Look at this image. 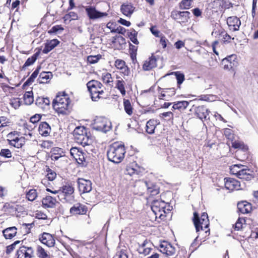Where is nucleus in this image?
<instances>
[{
	"label": "nucleus",
	"instance_id": "obj_1",
	"mask_svg": "<svg viewBox=\"0 0 258 258\" xmlns=\"http://www.w3.org/2000/svg\"><path fill=\"white\" fill-rule=\"evenodd\" d=\"M71 100L66 93H58L52 102L53 109L58 115H67L70 112Z\"/></svg>",
	"mask_w": 258,
	"mask_h": 258
},
{
	"label": "nucleus",
	"instance_id": "obj_2",
	"mask_svg": "<svg viewBox=\"0 0 258 258\" xmlns=\"http://www.w3.org/2000/svg\"><path fill=\"white\" fill-rule=\"evenodd\" d=\"M125 153L123 145L118 143L112 144L107 151V157L109 161L119 163L123 160Z\"/></svg>",
	"mask_w": 258,
	"mask_h": 258
},
{
	"label": "nucleus",
	"instance_id": "obj_3",
	"mask_svg": "<svg viewBox=\"0 0 258 258\" xmlns=\"http://www.w3.org/2000/svg\"><path fill=\"white\" fill-rule=\"evenodd\" d=\"M193 221L197 232L204 231L205 236L209 234L210 230L208 229L209 221L207 213H203L201 218H199L198 214L196 212L194 213Z\"/></svg>",
	"mask_w": 258,
	"mask_h": 258
},
{
	"label": "nucleus",
	"instance_id": "obj_4",
	"mask_svg": "<svg viewBox=\"0 0 258 258\" xmlns=\"http://www.w3.org/2000/svg\"><path fill=\"white\" fill-rule=\"evenodd\" d=\"M75 141L83 147L90 146L92 141L87 136V132L84 126H78L73 132Z\"/></svg>",
	"mask_w": 258,
	"mask_h": 258
},
{
	"label": "nucleus",
	"instance_id": "obj_5",
	"mask_svg": "<svg viewBox=\"0 0 258 258\" xmlns=\"http://www.w3.org/2000/svg\"><path fill=\"white\" fill-rule=\"evenodd\" d=\"M87 86L93 101H97L101 98V95L104 93L102 84L96 80L88 82Z\"/></svg>",
	"mask_w": 258,
	"mask_h": 258
},
{
	"label": "nucleus",
	"instance_id": "obj_6",
	"mask_svg": "<svg viewBox=\"0 0 258 258\" xmlns=\"http://www.w3.org/2000/svg\"><path fill=\"white\" fill-rule=\"evenodd\" d=\"M92 128L97 131L106 133L111 129L112 124L106 118L98 117L94 120Z\"/></svg>",
	"mask_w": 258,
	"mask_h": 258
},
{
	"label": "nucleus",
	"instance_id": "obj_7",
	"mask_svg": "<svg viewBox=\"0 0 258 258\" xmlns=\"http://www.w3.org/2000/svg\"><path fill=\"white\" fill-rule=\"evenodd\" d=\"M167 203L159 200H154L152 202L151 209L156 218L159 217V218L162 219L166 217L165 209Z\"/></svg>",
	"mask_w": 258,
	"mask_h": 258
},
{
	"label": "nucleus",
	"instance_id": "obj_8",
	"mask_svg": "<svg viewBox=\"0 0 258 258\" xmlns=\"http://www.w3.org/2000/svg\"><path fill=\"white\" fill-rule=\"evenodd\" d=\"M59 195L57 197L60 201L64 200L66 202L71 203L74 201V187L70 185H66L62 187Z\"/></svg>",
	"mask_w": 258,
	"mask_h": 258
},
{
	"label": "nucleus",
	"instance_id": "obj_9",
	"mask_svg": "<svg viewBox=\"0 0 258 258\" xmlns=\"http://www.w3.org/2000/svg\"><path fill=\"white\" fill-rule=\"evenodd\" d=\"M237 56L235 54L230 55L222 60V64L225 70H232L237 66Z\"/></svg>",
	"mask_w": 258,
	"mask_h": 258
},
{
	"label": "nucleus",
	"instance_id": "obj_10",
	"mask_svg": "<svg viewBox=\"0 0 258 258\" xmlns=\"http://www.w3.org/2000/svg\"><path fill=\"white\" fill-rule=\"evenodd\" d=\"M160 251L168 256H172L175 253V248L170 243L166 241L162 242L160 245Z\"/></svg>",
	"mask_w": 258,
	"mask_h": 258
},
{
	"label": "nucleus",
	"instance_id": "obj_11",
	"mask_svg": "<svg viewBox=\"0 0 258 258\" xmlns=\"http://www.w3.org/2000/svg\"><path fill=\"white\" fill-rule=\"evenodd\" d=\"M77 183L79 190L82 193L89 192L92 190V183L89 180L78 178Z\"/></svg>",
	"mask_w": 258,
	"mask_h": 258
},
{
	"label": "nucleus",
	"instance_id": "obj_12",
	"mask_svg": "<svg viewBox=\"0 0 258 258\" xmlns=\"http://www.w3.org/2000/svg\"><path fill=\"white\" fill-rule=\"evenodd\" d=\"M39 240L42 243L46 245L49 247H52L54 246L55 239L54 237L50 233L44 232L39 238Z\"/></svg>",
	"mask_w": 258,
	"mask_h": 258
},
{
	"label": "nucleus",
	"instance_id": "obj_13",
	"mask_svg": "<svg viewBox=\"0 0 258 258\" xmlns=\"http://www.w3.org/2000/svg\"><path fill=\"white\" fill-rule=\"evenodd\" d=\"M85 10L90 19H96L106 17L108 15L107 13H102L97 11L95 8L92 7H86Z\"/></svg>",
	"mask_w": 258,
	"mask_h": 258
},
{
	"label": "nucleus",
	"instance_id": "obj_14",
	"mask_svg": "<svg viewBox=\"0 0 258 258\" xmlns=\"http://www.w3.org/2000/svg\"><path fill=\"white\" fill-rule=\"evenodd\" d=\"M212 34L224 42H229L231 39V36L222 28L214 30Z\"/></svg>",
	"mask_w": 258,
	"mask_h": 258
},
{
	"label": "nucleus",
	"instance_id": "obj_15",
	"mask_svg": "<svg viewBox=\"0 0 258 258\" xmlns=\"http://www.w3.org/2000/svg\"><path fill=\"white\" fill-rule=\"evenodd\" d=\"M42 207L44 208H54L59 203L51 196H46L42 200Z\"/></svg>",
	"mask_w": 258,
	"mask_h": 258
},
{
	"label": "nucleus",
	"instance_id": "obj_16",
	"mask_svg": "<svg viewBox=\"0 0 258 258\" xmlns=\"http://www.w3.org/2000/svg\"><path fill=\"white\" fill-rule=\"evenodd\" d=\"M33 254L32 247L22 246L17 251V258H31Z\"/></svg>",
	"mask_w": 258,
	"mask_h": 258
},
{
	"label": "nucleus",
	"instance_id": "obj_17",
	"mask_svg": "<svg viewBox=\"0 0 258 258\" xmlns=\"http://www.w3.org/2000/svg\"><path fill=\"white\" fill-rule=\"evenodd\" d=\"M225 186L229 190H239L240 187V182L233 178H224Z\"/></svg>",
	"mask_w": 258,
	"mask_h": 258
},
{
	"label": "nucleus",
	"instance_id": "obj_18",
	"mask_svg": "<svg viewBox=\"0 0 258 258\" xmlns=\"http://www.w3.org/2000/svg\"><path fill=\"white\" fill-rule=\"evenodd\" d=\"M227 24L230 30L237 31L241 25L240 20L236 17H229L227 19Z\"/></svg>",
	"mask_w": 258,
	"mask_h": 258
},
{
	"label": "nucleus",
	"instance_id": "obj_19",
	"mask_svg": "<svg viewBox=\"0 0 258 258\" xmlns=\"http://www.w3.org/2000/svg\"><path fill=\"white\" fill-rule=\"evenodd\" d=\"M71 156L77 161L79 164L83 163L85 161L84 153L78 148L73 147L70 150Z\"/></svg>",
	"mask_w": 258,
	"mask_h": 258
},
{
	"label": "nucleus",
	"instance_id": "obj_20",
	"mask_svg": "<svg viewBox=\"0 0 258 258\" xmlns=\"http://www.w3.org/2000/svg\"><path fill=\"white\" fill-rule=\"evenodd\" d=\"M210 111L204 105L199 106L196 108L195 113L197 116L201 120L207 119Z\"/></svg>",
	"mask_w": 258,
	"mask_h": 258
},
{
	"label": "nucleus",
	"instance_id": "obj_21",
	"mask_svg": "<svg viewBox=\"0 0 258 258\" xmlns=\"http://www.w3.org/2000/svg\"><path fill=\"white\" fill-rule=\"evenodd\" d=\"M157 67V59L156 57L152 55L144 62L143 65V69L144 71H150L152 69Z\"/></svg>",
	"mask_w": 258,
	"mask_h": 258
},
{
	"label": "nucleus",
	"instance_id": "obj_22",
	"mask_svg": "<svg viewBox=\"0 0 258 258\" xmlns=\"http://www.w3.org/2000/svg\"><path fill=\"white\" fill-rule=\"evenodd\" d=\"M135 9L134 6L130 3L123 4L120 7L121 13L127 17H130L133 13Z\"/></svg>",
	"mask_w": 258,
	"mask_h": 258
},
{
	"label": "nucleus",
	"instance_id": "obj_23",
	"mask_svg": "<svg viewBox=\"0 0 258 258\" xmlns=\"http://www.w3.org/2000/svg\"><path fill=\"white\" fill-rule=\"evenodd\" d=\"M70 211L73 215H83L87 212V209L84 205L77 203L70 209Z\"/></svg>",
	"mask_w": 258,
	"mask_h": 258
},
{
	"label": "nucleus",
	"instance_id": "obj_24",
	"mask_svg": "<svg viewBox=\"0 0 258 258\" xmlns=\"http://www.w3.org/2000/svg\"><path fill=\"white\" fill-rule=\"evenodd\" d=\"M51 131L49 125L46 122H41L39 126L38 132L40 135L46 137L49 135Z\"/></svg>",
	"mask_w": 258,
	"mask_h": 258
},
{
	"label": "nucleus",
	"instance_id": "obj_25",
	"mask_svg": "<svg viewBox=\"0 0 258 258\" xmlns=\"http://www.w3.org/2000/svg\"><path fill=\"white\" fill-rule=\"evenodd\" d=\"M114 65L117 69L120 71L121 73L123 74L124 75H128V69L127 67L125 65L124 61L121 59H117L115 61Z\"/></svg>",
	"mask_w": 258,
	"mask_h": 258
},
{
	"label": "nucleus",
	"instance_id": "obj_26",
	"mask_svg": "<svg viewBox=\"0 0 258 258\" xmlns=\"http://www.w3.org/2000/svg\"><path fill=\"white\" fill-rule=\"evenodd\" d=\"M59 41L57 39H52L45 44V46L42 50L43 53L47 54L51 50H52L55 47H56Z\"/></svg>",
	"mask_w": 258,
	"mask_h": 258
},
{
	"label": "nucleus",
	"instance_id": "obj_27",
	"mask_svg": "<svg viewBox=\"0 0 258 258\" xmlns=\"http://www.w3.org/2000/svg\"><path fill=\"white\" fill-rule=\"evenodd\" d=\"M159 124L158 120L156 119H150L146 123V132L149 134L154 133L156 126Z\"/></svg>",
	"mask_w": 258,
	"mask_h": 258
},
{
	"label": "nucleus",
	"instance_id": "obj_28",
	"mask_svg": "<svg viewBox=\"0 0 258 258\" xmlns=\"http://www.w3.org/2000/svg\"><path fill=\"white\" fill-rule=\"evenodd\" d=\"M117 80L115 83V88H117L120 92L122 96L126 94V91L125 89V82L120 77H116Z\"/></svg>",
	"mask_w": 258,
	"mask_h": 258
},
{
	"label": "nucleus",
	"instance_id": "obj_29",
	"mask_svg": "<svg viewBox=\"0 0 258 258\" xmlns=\"http://www.w3.org/2000/svg\"><path fill=\"white\" fill-rule=\"evenodd\" d=\"M17 230L14 226L7 228L3 230V235L6 239H12L17 234Z\"/></svg>",
	"mask_w": 258,
	"mask_h": 258
},
{
	"label": "nucleus",
	"instance_id": "obj_30",
	"mask_svg": "<svg viewBox=\"0 0 258 258\" xmlns=\"http://www.w3.org/2000/svg\"><path fill=\"white\" fill-rule=\"evenodd\" d=\"M249 169H247L246 168H243L242 167L239 171L238 175H237V177L240 179H243L246 180H249L252 178V175L249 173L250 172Z\"/></svg>",
	"mask_w": 258,
	"mask_h": 258
},
{
	"label": "nucleus",
	"instance_id": "obj_31",
	"mask_svg": "<svg viewBox=\"0 0 258 258\" xmlns=\"http://www.w3.org/2000/svg\"><path fill=\"white\" fill-rule=\"evenodd\" d=\"M189 105V102L187 101H177L173 103L172 108L174 110H184Z\"/></svg>",
	"mask_w": 258,
	"mask_h": 258
},
{
	"label": "nucleus",
	"instance_id": "obj_32",
	"mask_svg": "<svg viewBox=\"0 0 258 258\" xmlns=\"http://www.w3.org/2000/svg\"><path fill=\"white\" fill-rule=\"evenodd\" d=\"M238 209L243 214L248 213L251 211V205L247 202H242L238 204Z\"/></svg>",
	"mask_w": 258,
	"mask_h": 258
},
{
	"label": "nucleus",
	"instance_id": "obj_33",
	"mask_svg": "<svg viewBox=\"0 0 258 258\" xmlns=\"http://www.w3.org/2000/svg\"><path fill=\"white\" fill-rule=\"evenodd\" d=\"M35 103L38 106L44 108L49 105L50 100L48 98L39 97L36 99Z\"/></svg>",
	"mask_w": 258,
	"mask_h": 258
},
{
	"label": "nucleus",
	"instance_id": "obj_34",
	"mask_svg": "<svg viewBox=\"0 0 258 258\" xmlns=\"http://www.w3.org/2000/svg\"><path fill=\"white\" fill-rule=\"evenodd\" d=\"M37 255L39 258H51L50 253L41 246L37 247Z\"/></svg>",
	"mask_w": 258,
	"mask_h": 258
},
{
	"label": "nucleus",
	"instance_id": "obj_35",
	"mask_svg": "<svg viewBox=\"0 0 258 258\" xmlns=\"http://www.w3.org/2000/svg\"><path fill=\"white\" fill-rule=\"evenodd\" d=\"M9 143L14 147L19 148L22 147L24 144V139L23 138H19L18 137L15 139L9 140Z\"/></svg>",
	"mask_w": 258,
	"mask_h": 258
},
{
	"label": "nucleus",
	"instance_id": "obj_36",
	"mask_svg": "<svg viewBox=\"0 0 258 258\" xmlns=\"http://www.w3.org/2000/svg\"><path fill=\"white\" fill-rule=\"evenodd\" d=\"M52 74L50 72H42L40 73L39 77V82L40 83H47L52 77Z\"/></svg>",
	"mask_w": 258,
	"mask_h": 258
},
{
	"label": "nucleus",
	"instance_id": "obj_37",
	"mask_svg": "<svg viewBox=\"0 0 258 258\" xmlns=\"http://www.w3.org/2000/svg\"><path fill=\"white\" fill-rule=\"evenodd\" d=\"M172 75H174L177 80V84L178 88H180V85L185 80L184 75L180 72H174L171 73Z\"/></svg>",
	"mask_w": 258,
	"mask_h": 258
},
{
	"label": "nucleus",
	"instance_id": "obj_38",
	"mask_svg": "<svg viewBox=\"0 0 258 258\" xmlns=\"http://www.w3.org/2000/svg\"><path fill=\"white\" fill-rule=\"evenodd\" d=\"M123 106L124 109L126 113L129 115H131L133 114V107L131 104L130 100L124 99L123 100Z\"/></svg>",
	"mask_w": 258,
	"mask_h": 258
},
{
	"label": "nucleus",
	"instance_id": "obj_39",
	"mask_svg": "<svg viewBox=\"0 0 258 258\" xmlns=\"http://www.w3.org/2000/svg\"><path fill=\"white\" fill-rule=\"evenodd\" d=\"M24 100L26 105L31 104L33 101V96L32 92H27L24 95Z\"/></svg>",
	"mask_w": 258,
	"mask_h": 258
},
{
	"label": "nucleus",
	"instance_id": "obj_40",
	"mask_svg": "<svg viewBox=\"0 0 258 258\" xmlns=\"http://www.w3.org/2000/svg\"><path fill=\"white\" fill-rule=\"evenodd\" d=\"M190 13L188 11L181 12L178 20L180 23L187 22L189 19Z\"/></svg>",
	"mask_w": 258,
	"mask_h": 258
},
{
	"label": "nucleus",
	"instance_id": "obj_41",
	"mask_svg": "<svg viewBox=\"0 0 258 258\" xmlns=\"http://www.w3.org/2000/svg\"><path fill=\"white\" fill-rule=\"evenodd\" d=\"M136 165H128L126 169V173L131 176L138 173V169Z\"/></svg>",
	"mask_w": 258,
	"mask_h": 258
},
{
	"label": "nucleus",
	"instance_id": "obj_42",
	"mask_svg": "<svg viewBox=\"0 0 258 258\" xmlns=\"http://www.w3.org/2000/svg\"><path fill=\"white\" fill-rule=\"evenodd\" d=\"M232 147L235 149H241L243 151H246L248 148L244 143L240 141H234L232 143Z\"/></svg>",
	"mask_w": 258,
	"mask_h": 258
},
{
	"label": "nucleus",
	"instance_id": "obj_43",
	"mask_svg": "<svg viewBox=\"0 0 258 258\" xmlns=\"http://www.w3.org/2000/svg\"><path fill=\"white\" fill-rule=\"evenodd\" d=\"M38 55L39 53L37 52L31 57H29L24 63L23 68L27 67L33 64L34 63V62L36 60L37 57L38 56Z\"/></svg>",
	"mask_w": 258,
	"mask_h": 258
},
{
	"label": "nucleus",
	"instance_id": "obj_44",
	"mask_svg": "<svg viewBox=\"0 0 258 258\" xmlns=\"http://www.w3.org/2000/svg\"><path fill=\"white\" fill-rule=\"evenodd\" d=\"M244 166L241 164H235L230 167V172L232 174L236 175H238L239 170L243 167Z\"/></svg>",
	"mask_w": 258,
	"mask_h": 258
},
{
	"label": "nucleus",
	"instance_id": "obj_45",
	"mask_svg": "<svg viewBox=\"0 0 258 258\" xmlns=\"http://www.w3.org/2000/svg\"><path fill=\"white\" fill-rule=\"evenodd\" d=\"M138 32L135 30H131L128 34V37L130 40L135 44H139V41L137 39Z\"/></svg>",
	"mask_w": 258,
	"mask_h": 258
},
{
	"label": "nucleus",
	"instance_id": "obj_46",
	"mask_svg": "<svg viewBox=\"0 0 258 258\" xmlns=\"http://www.w3.org/2000/svg\"><path fill=\"white\" fill-rule=\"evenodd\" d=\"M37 197L36 190L34 189L29 190L26 195V197L29 201H33Z\"/></svg>",
	"mask_w": 258,
	"mask_h": 258
},
{
	"label": "nucleus",
	"instance_id": "obj_47",
	"mask_svg": "<svg viewBox=\"0 0 258 258\" xmlns=\"http://www.w3.org/2000/svg\"><path fill=\"white\" fill-rule=\"evenodd\" d=\"M101 58V55H90L87 57V61L90 64H94L97 63Z\"/></svg>",
	"mask_w": 258,
	"mask_h": 258
},
{
	"label": "nucleus",
	"instance_id": "obj_48",
	"mask_svg": "<svg viewBox=\"0 0 258 258\" xmlns=\"http://www.w3.org/2000/svg\"><path fill=\"white\" fill-rule=\"evenodd\" d=\"M193 0H182L180 4L181 9H188L191 6Z\"/></svg>",
	"mask_w": 258,
	"mask_h": 258
},
{
	"label": "nucleus",
	"instance_id": "obj_49",
	"mask_svg": "<svg viewBox=\"0 0 258 258\" xmlns=\"http://www.w3.org/2000/svg\"><path fill=\"white\" fill-rule=\"evenodd\" d=\"M63 30V27L61 25H55L53 26L49 31L48 33H58Z\"/></svg>",
	"mask_w": 258,
	"mask_h": 258
},
{
	"label": "nucleus",
	"instance_id": "obj_50",
	"mask_svg": "<svg viewBox=\"0 0 258 258\" xmlns=\"http://www.w3.org/2000/svg\"><path fill=\"white\" fill-rule=\"evenodd\" d=\"M102 80L104 83L107 84L113 82L111 75L109 73H106L105 75H104L102 76Z\"/></svg>",
	"mask_w": 258,
	"mask_h": 258
},
{
	"label": "nucleus",
	"instance_id": "obj_51",
	"mask_svg": "<svg viewBox=\"0 0 258 258\" xmlns=\"http://www.w3.org/2000/svg\"><path fill=\"white\" fill-rule=\"evenodd\" d=\"M0 155L4 157L10 158L12 156V153L10 150L4 149L1 150Z\"/></svg>",
	"mask_w": 258,
	"mask_h": 258
},
{
	"label": "nucleus",
	"instance_id": "obj_52",
	"mask_svg": "<svg viewBox=\"0 0 258 258\" xmlns=\"http://www.w3.org/2000/svg\"><path fill=\"white\" fill-rule=\"evenodd\" d=\"M151 248L147 247L145 248L138 247V251L140 254H143L144 255L149 254L151 251Z\"/></svg>",
	"mask_w": 258,
	"mask_h": 258
},
{
	"label": "nucleus",
	"instance_id": "obj_53",
	"mask_svg": "<svg viewBox=\"0 0 258 258\" xmlns=\"http://www.w3.org/2000/svg\"><path fill=\"white\" fill-rule=\"evenodd\" d=\"M145 184L147 188L148 192L150 193L151 195H155L159 193L158 190L157 189H155L154 188L155 187H154L153 188L151 187H149L148 183L147 182H145Z\"/></svg>",
	"mask_w": 258,
	"mask_h": 258
},
{
	"label": "nucleus",
	"instance_id": "obj_54",
	"mask_svg": "<svg viewBox=\"0 0 258 258\" xmlns=\"http://www.w3.org/2000/svg\"><path fill=\"white\" fill-rule=\"evenodd\" d=\"M151 33L157 37H160L163 34L160 33V32L157 29L156 26H153L150 28Z\"/></svg>",
	"mask_w": 258,
	"mask_h": 258
},
{
	"label": "nucleus",
	"instance_id": "obj_55",
	"mask_svg": "<svg viewBox=\"0 0 258 258\" xmlns=\"http://www.w3.org/2000/svg\"><path fill=\"white\" fill-rule=\"evenodd\" d=\"M64 18L66 19H71V20H77L78 18V15L76 13L71 12L68 15H66L64 16Z\"/></svg>",
	"mask_w": 258,
	"mask_h": 258
},
{
	"label": "nucleus",
	"instance_id": "obj_56",
	"mask_svg": "<svg viewBox=\"0 0 258 258\" xmlns=\"http://www.w3.org/2000/svg\"><path fill=\"white\" fill-rule=\"evenodd\" d=\"M244 221V220L242 218H239L235 225V229L239 230L242 228V223Z\"/></svg>",
	"mask_w": 258,
	"mask_h": 258
},
{
	"label": "nucleus",
	"instance_id": "obj_57",
	"mask_svg": "<svg viewBox=\"0 0 258 258\" xmlns=\"http://www.w3.org/2000/svg\"><path fill=\"white\" fill-rule=\"evenodd\" d=\"M20 242V241H16L13 244L7 246L6 250L7 253H10L15 248L16 245L19 243Z\"/></svg>",
	"mask_w": 258,
	"mask_h": 258
},
{
	"label": "nucleus",
	"instance_id": "obj_58",
	"mask_svg": "<svg viewBox=\"0 0 258 258\" xmlns=\"http://www.w3.org/2000/svg\"><path fill=\"white\" fill-rule=\"evenodd\" d=\"M106 27L107 28H108L110 30V32L112 33H115V24L113 23V22H108L107 25H106Z\"/></svg>",
	"mask_w": 258,
	"mask_h": 258
},
{
	"label": "nucleus",
	"instance_id": "obj_59",
	"mask_svg": "<svg viewBox=\"0 0 258 258\" xmlns=\"http://www.w3.org/2000/svg\"><path fill=\"white\" fill-rule=\"evenodd\" d=\"M160 44L162 45L163 48H166L167 46V42L168 41V40L167 39L166 37L165 36H164L163 35L162 36H160Z\"/></svg>",
	"mask_w": 258,
	"mask_h": 258
},
{
	"label": "nucleus",
	"instance_id": "obj_60",
	"mask_svg": "<svg viewBox=\"0 0 258 258\" xmlns=\"http://www.w3.org/2000/svg\"><path fill=\"white\" fill-rule=\"evenodd\" d=\"M224 133L225 136L229 139H232L233 135L232 134V131L229 128H225L224 131Z\"/></svg>",
	"mask_w": 258,
	"mask_h": 258
},
{
	"label": "nucleus",
	"instance_id": "obj_61",
	"mask_svg": "<svg viewBox=\"0 0 258 258\" xmlns=\"http://www.w3.org/2000/svg\"><path fill=\"white\" fill-rule=\"evenodd\" d=\"M181 12L173 11L171 14V17L174 20H178Z\"/></svg>",
	"mask_w": 258,
	"mask_h": 258
},
{
	"label": "nucleus",
	"instance_id": "obj_62",
	"mask_svg": "<svg viewBox=\"0 0 258 258\" xmlns=\"http://www.w3.org/2000/svg\"><path fill=\"white\" fill-rule=\"evenodd\" d=\"M56 173L55 172H53L52 171H49L47 174V178L50 181L53 180L56 177Z\"/></svg>",
	"mask_w": 258,
	"mask_h": 258
},
{
	"label": "nucleus",
	"instance_id": "obj_63",
	"mask_svg": "<svg viewBox=\"0 0 258 258\" xmlns=\"http://www.w3.org/2000/svg\"><path fill=\"white\" fill-rule=\"evenodd\" d=\"M125 32V29L120 26L117 27L115 29V33H117L119 34H124Z\"/></svg>",
	"mask_w": 258,
	"mask_h": 258
},
{
	"label": "nucleus",
	"instance_id": "obj_64",
	"mask_svg": "<svg viewBox=\"0 0 258 258\" xmlns=\"http://www.w3.org/2000/svg\"><path fill=\"white\" fill-rule=\"evenodd\" d=\"M7 118L5 116L0 117V127L7 126Z\"/></svg>",
	"mask_w": 258,
	"mask_h": 258
}]
</instances>
